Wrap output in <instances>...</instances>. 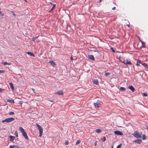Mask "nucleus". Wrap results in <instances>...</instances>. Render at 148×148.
Here are the masks:
<instances>
[{
	"label": "nucleus",
	"mask_w": 148,
	"mask_h": 148,
	"mask_svg": "<svg viewBox=\"0 0 148 148\" xmlns=\"http://www.w3.org/2000/svg\"><path fill=\"white\" fill-rule=\"evenodd\" d=\"M121 144H120V145H118L117 146L116 148H121Z\"/></svg>",
	"instance_id": "nucleus-31"
},
{
	"label": "nucleus",
	"mask_w": 148,
	"mask_h": 148,
	"mask_svg": "<svg viewBox=\"0 0 148 148\" xmlns=\"http://www.w3.org/2000/svg\"><path fill=\"white\" fill-rule=\"evenodd\" d=\"M0 15H1L2 16H3V14L0 11Z\"/></svg>",
	"instance_id": "nucleus-35"
},
{
	"label": "nucleus",
	"mask_w": 148,
	"mask_h": 148,
	"mask_svg": "<svg viewBox=\"0 0 148 148\" xmlns=\"http://www.w3.org/2000/svg\"><path fill=\"white\" fill-rule=\"evenodd\" d=\"M97 141H96V142H95V146H96V145H97Z\"/></svg>",
	"instance_id": "nucleus-41"
},
{
	"label": "nucleus",
	"mask_w": 148,
	"mask_h": 148,
	"mask_svg": "<svg viewBox=\"0 0 148 148\" xmlns=\"http://www.w3.org/2000/svg\"><path fill=\"white\" fill-rule=\"evenodd\" d=\"M14 120V119L13 117H11L7 118L3 120L2 121V123L6 122L7 123L13 121Z\"/></svg>",
	"instance_id": "nucleus-4"
},
{
	"label": "nucleus",
	"mask_w": 148,
	"mask_h": 148,
	"mask_svg": "<svg viewBox=\"0 0 148 148\" xmlns=\"http://www.w3.org/2000/svg\"><path fill=\"white\" fill-rule=\"evenodd\" d=\"M146 138V136L145 134H143L142 135V139L143 140L145 139Z\"/></svg>",
	"instance_id": "nucleus-24"
},
{
	"label": "nucleus",
	"mask_w": 148,
	"mask_h": 148,
	"mask_svg": "<svg viewBox=\"0 0 148 148\" xmlns=\"http://www.w3.org/2000/svg\"><path fill=\"white\" fill-rule=\"evenodd\" d=\"M7 101L9 102H10L11 103H14V100H13V99H11V100L8 99L7 100Z\"/></svg>",
	"instance_id": "nucleus-15"
},
{
	"label": "nucleus",
	"mask_w": 148,
	"mask_h": 148,
	"mask_svg": "<svg viewBox=\"0 0 148 148\" xmlns=\"http://www.w3.org/2000/svg\"><path fill=\"white\" fill-rule=\"evenodd\" d=\"M19 130L21 131L23 136L27 140L28 139V138L27 133L25 131L24 129L22 127H19Z\"/></svg>",
	"instance_id": "nucleus-1"
},
{
	"label": "nucleus",
	"mask_w": 148,
	"mask_h": 148,
	"mask_svg": "<svg viewBox=\"0 0 148 148\" xmlns=\"http://www.w3.org/2000/svg\"><path fill=\"white\" fill-rule=\"evenodd\" d=\"M68 143H69V142H68V141L66 140V141L65 142V144L66 145H68Z\"/></svg>",
	"instance_id": "nucleus-32"
},
{
	"label": "nucleus",
	"mask_w": 148,
	"mask_h": 148,
	"mask_svg": "<svg viewBox=\"0 0 148 148\" xmlns=\"http://www.w3.org/2000/svg\"><path fill=\"white\" fill-rule=\"evenodd\" d=\"M120 90L122 91H124L125 90V89L124 87H120Z\"/></svg>",
	"instance_id": "nucleus-21"
},
{
	"label": "nucleus",
	"mask_w": 148,
	"mask_h": 148,
	"mask_svg": "<svg viewBox=\"0 0 148 148\" xmlns=\"http://www.w3.org/2000/svg\"><path fill=\"white\" fill-rule=\"evenodd\" d=\"M142 64L144 66H145L146 68L147 69V67H148V66L147 65L145 64V63H144V64Z\"/></svg>",
	"instance_id": "nucleus-23"
},
{
	"label": "nucleus",
	"mask_w": 148,
	"mask_h": 148,
	"mask_svg": "<svg viewBox=\"0 0 148 148\" xmlns=\"http://www.w3.org/2000/svg\"><path fill=\"white\" fill-rule=\"evenodd\" d=\"M4 89H2L1 88H0V92H2L3 90Z\"/></svg>",
	"instance_id": "nucleus-38"
},
{
	"label": "nucleus",
	"mask_w": 148,
	"mask_h": 148,
	"mask_svg": "<svg viewBox=\"0 0 148 148\" xmlns=\"http://www.w3.org/2000/svg\"><path fill=\"white\" fill-rule=\"evenodd\" d=\"M76 59V58H74V59H73V60H75Z\"/></svg>",
	"instance_id": "nucleus-44"
},
{
	"label": "nucleus",
	"mask_w": 148,
	"mask_h": 148,
	"mask_svg": "<svg viewBox=\"0 0 148 148\" xmlns=\"http://www.w3.org/2000/svg\"><path fill=\"white\" fill-rule=\"evenodd\" d=\"M2 64H3L4 65L7 64L8 65H10V64H9L6 62H2Z\"/></svg>",
	"instance_id": "nucleus-20"
},
{
	"label": "nucleus",
	"mask_w": 148,
	"mask_h": 148,
	"mask_svg": "<svg viewBox=\"0 0 148 148\" xmlns=\"http://www.w3.org/2000/svg\"><path fill=\"white\" fill-rule=\"evenodd\" d=\"M56 94L59 95H63V91L62 90H60L56 92V93H55V94Z\"/></svg>",
	"instance_id": "nucleus-8"
},
{
	"label": "nucleus",
	"mask_w": 148,
	"mask_h": 148,
	"mask_svg": "<svg viewBox=\"0 0 148 148\" xmlns=\"http://www.w3.org/2000/svg\"><path fill=\"white\" fill-rule=\"evenodd\" d=\"M80 140H79L77 141L75 143V145H77L78 144H79L80 143Z\"/></svg>",
	"instance_id": "nucleus-28"
},
{
	"label": "nucleus",
	"mask_w": 148,
	"mask_h": 148,
	"mask_svg": "<svg viewBox=\"0 0 148 148\" xmlns=\"http://www.w3.org/2000/svg\"><path fill=\"white\" fill-rule=\"evenodd\" d=\"M95 132L96 133H99L101 132V130H100V129H97V130H96Z\"/></svg>",
	"instance_id": "nucleus-19"
},
{
	"label": "nucleus",
	"mask_w": 148,
	"mask_h": 148,
	"mask_svg": "<svg viewBox=\"0 0 148 148\" xmlns=\"http://www.w3.org/2000/svg\"><path fill=\"white\" fill-rule=\"evenodd\" d=\"M14 114L13 112H11L9 113L10 115H13Z\"/></svg>",
	"instance_id": "nucleus-33"
},
{
	"label": "nucleus",
	"mask_w": 148,
	"mask_h": 148,
	"mask_svg": "<svg viewBox=\"0 0 148 148\" xmlns=\"http://www.w3.org/2000/svg\"><path fill=\"white\" fill-rule=\"evenodd\" d=\"M36 125L37 126V127L39 131L40 134L39 135V136L40 137H41V136L42 134L43 129L42 127H41L39 125H38L37 123H36Z\"/></svg>",
	"instance_id": "nucleus-3"
},
{
	"label": "nucleus",
	"mask_w": 148,
	"mask_h": 148,
	"mask_svg": "<svg viewBox=\"0 0 148 148\" xmlns=\"http://www.w3.org/2000/svg\"><path fill=\"white\" fill-rule=\"evenodd\" d=\"M106 137L103 136L101 138V140L103 141H104L106 140Z\"/></svg>",
	"instance_id": "nucleus-27"
},
{
	"label": "nucleus",
	"mask_w": 148,
	"mask_h": 148,
	"mask_svg": "<svg viewBox=\"0 0 148 148\" xmlns=\"http://www.w3.org/2000/svg\"><path fill=\"white\" fill-rule=\"evenodd\" d=\"M123 63L125 64H131L132 63L129 61L128 60H124L123 61Z\"/></svg>",
	"instance_id": "nucleus-6"
},
{
	"label": "nucleus",
	"mask_w": 148,
	"mask_h": 148,
	"mask_svg": "<svg viewBox=\"0 0 148 148\" xmlns=\"http://www.w3.org/2000/svg\"><path fill=\"white\" fill-rule=\"evenodd\" d=\"M15 138V137L13 136H10V140L12 141Z\"/></svg>",
	"instance_id": "nucleus-16"
},
{
	"label": "nucleus",
	"mask_w": 148,
	"mask_h": 148,
	"mask_svg": "<svg viewBox=\"0 0 148 148\" xmlns=\"http://www.w3.org/2000/svg\"><path fill=\"white\" fill-rule=\"evenodd\" d=\"M89 58L91 60H94L95 59L94 56L93 55H89Z\"/></svg>",
	"instance_id": "nucleus-10"
},
{
	"label": "nucleus",
	"mask_w": 148,
	"mask_h": 148,
	"mask_svg": "<svg viewBox=\"0 0 148 148\" xmlns=\"http://www.w3.org/2000/svg\"><path fill=\"white\" fill-rule=\"evenodd\" d=\"M128 88L131 90L132 91L134 92L135 90L134 88L133 87V86H129L128 87Z\"/></svg>",
	"instance_id": "nucleus-11"
},
{
	"label": "nucleus",
	"mask_w": 148,
	"mask_h": 148,
	"mask_svg": "<svg viewBox=\"0 0 148 148\" xmlns=\"http://www.w3.org/2000/svg\"><path fill=\"white\" fill-rule=\"evenodd\" d=\"M147 69H148V67H147Z\"/></svg>",
	"instance_id": "nucleus-46"
},
{
	"label": "nucleus",
	"mask_w": 148,
	"mask_h": 148,
	"mask_svg": "<svg viewBox=\"0 0 148 148\" xmlns=\"http://www.w3.org/2000/svg\"><path fill=\"white\" fill-rule=\"evenodd\" d=\"M12 14L13 15H14V16H15V13H14V12H12Z\"/></svg>",
	"instance_id": "nucleus-39"
},
{
	"label": "nucleus",
	"mask_w": 148,
	"mask_h": 148,
	"mask_svg": "<svg viewBox=\"0 0 148 148\" xmlns=\"http://www.w3.org/2000/svg\"><path fill=\"white\" fill-rule=\"evenodd\" d=\"M142 134V132L139 133L137 131H134L132 134V135L137 138H140Z\"/></svg>",
	"instance_id": "nucleus-2"
},
{
	"label": "nucleus",
	"mask_w": 148,
	"mask_h": 148,
	"mask_svg": "<svg viewBox=\"0 0 148 148\" xmlns=\"http://www.w3.org/2000/svg\"><path fill=\"white\" fill-rule=\"evenodd\" d=\"M105 75L106 76H108L110 75V73H105Z\"/></svg>",
	"instance_id": "nucleus-30"
},
{
	"label": "nucleus",
	"mask_w": 148,
	"mask_h": 148,
	"mask_svg": "<svg viewBox=\"0 0 148 148\" xmlns=\"http://www.w3.org/2000/svg\"><path fill=\"white\" fill-rule=\"evenodd\" d=\"M114 132L115 134L117 135H123L122 133L119 131H115Z\"/></svg>",
	"instance_id": "nucleus-7"
},
{
	"label": "nucleus",
	"mask_w": 148,
	"mask_h": 148,
	"mask_svg": "<svg viewBox=\"0 0 148 148\" xmlns=\"http://www.w3.org/2000/svg\"><path fill=\"white\" fill-rule=\"evenodd\" d=\"M141 61L139 60H138L137 63L136 64V65L138 66L139 65V63H140Z\"/></svg>",
	"instance_id": "nucleus-22"
},
{
	"label": "nucleus",
	"mask_w": 148,
	"mask_h": 148,
	"mask_svg": "<svg viewBox=\"0 0 148 148\" xmlns=\"http://www.w3.org/2000/svg\"><path fill=\"white\" fill-rule=\"evenodd\" d=\"M55 6V5H53V7H52V8L50 10V11H49L50 12H51V11H52L53 10Z\"/></svg>",
	"instance_id": "nucleus-26"
},
{
	"label": "nucleus",
	"mask_w": 148,
	"mask_h": 148,
	"mask_svg": "<svg viewBox=\"0 0 148 148\" xmlns=\"http://www.w3.org/2000/svg\"><path fill=\"white\" fill-rule=\"evenodd\" d=\"M112 148H113V146L112 147Z\"/></svg>",
	"instance_id": "nucleus-45"
},
{
	"label": "nucleus",
	"mask_w": 148,
	"mask_h": 148,
	"mask_svg": "<svg viewBox=\"0 0 148 148\" xmlns=\"http://www.w3.org/2000/svg\"><path fill=\"white\" fill-rule=\"evenodd\" d=\"M95 107L96 108H99L101 106V101L99 100H98L96 102L94 103Z\"/></svg>",
	"instance_id": "nucleus-5"
},
{
	"label": "nucleus",
	"mask_w": 148,
	"mask_h": 148,
	"mask_svg": "<svg viewBox=\"0 0 148 148\" xmlns=\"http://www.w3.org/2000/svg\"><path fill=\"white\" fill-rule=\"evenodd\" d=\"M111 49L114 52H115V50L113 48H111Z\"/></svg>",
	"instance_id": "nucleus-36"
},
{
	"label": "nucleus",
	"mask_w": 148,
	"mask_h": 148,
	"mask_svg": "<svg viewBox=\"0 0 148 148\" xmlns=\"http://www.w3.org/2000/svg\"><path fill=\"white\" fill-rule=\"evenodd\" d=\"M9 85H10V87L12 88V90H14V87L13 86V84L12 83H9Z\"/></svg>",
	"instance_id": "nucleus-13"
},
{
	"label": "nucleus",
	"mask_w": 148,
	"mask_h": 148,
	"mask_svg": "<svg viewBox=\"0 0 148 148\" xmlns=\"http://www.w3.org/2000/svg\"><path fill=\"white\" fill-rule=\"evenodd\" d=\"M134 142L138 144H140L142 142V140L141 139H137L134 140Z\"/></svg>",
	"instance_id": "nucleus-9"
},
{
	"label": "nucleus",
	"mask_w": 148,
	"mask_h": 148,
	"mask_svg": "<svg viewBox=\"0 0 148 148\" xmlns=\"http://www.w3.org/2000/svg\"><path fill=\"white\" fill-rule=\"evenodd\" d=\"M71 60H73V58L72 57V56H71Z\"/></svg>",
	"instance_id": "nucleus-40"
},
{
	"label": "nucleus",
	"mask_w": 148,
	"mask_h": 148,
	"mask_svg": "<svg viewBox=\"0 0 148 148\" xmlns=\"http://www.w3.org/2000/svg\"><path fill=\"white\" fill-rule=\"evenodd\" d=\"M10 148H19V147L17 145H10Z\"/></svg>",
	"instance_id": "nucleus-12"
},
{
	"label": "nucleus",
	"mask_w": 148,
	"mask_h": 148,
	"mask_svg": "<svg viewBox=\"0 0 148 148\" xmlns=\"http://www.w3.org/2000/svg\"><path fill=\"white\" fill-rule=\"evenodd\" d=\"M16 133V136H18V134H17L16 131V133Z\"/></svg>",
	"instance_id": "nucleus-43"
},
{
	"label": "nucleus",
	"mask_w": 148,
	"mask_h": 148,
	"mask_svg": "<svg viewBox=\"0 0 148 148\" xmlns=\"http://www.w3.org/2000/svg\"><path fill=\"white\" fill-rule=\"evenodd\" d=\"M115 8H116L115 7H114L112 8V10H115Z\"/></svg>",
	"instance_id": "nucleus-42"
},
{
	"label": "nucleus",
	"mask_w": 148,
	"mask_h": 148,
	"mask_svg": "<svg viewBox=\"0 0 148 148\" xmlns=\"http://www.w3.org/2000/svg\"><path fill=\"white\" fill-rule=\"evenodd\" d=\"M92 82L94 84H95L96 85H97L98 84V82L97 80V79L93 80H92Z\"/></svg>",
	"instance_id": "nucleus-14"
},
{
	"label": "nucleus",
	"mask_w": 148,
	"mask_h": 148,
	"mask_svg": "<svg viewBox=\"0 0 148 148\" xmlns=\"http://www.w3.org/2000/svg\"><path fill=\"white\" fill-rule=\"evenodd\" d=\"M140 41L142 43V45H143V47H145V43L141 40H140Z\"/></svg>",
	"instance_id": "nucleus-25"
},
{
	"label": "nucleus",
	"mask_w": 148,
	"mask_h": 148,
	"mask_svg": "<svg viewBox=\"0 0 148 148\" xmlns=\"http://www.w3.org/2000/svg\"><path fill=\"white\" fill-rule=\"evenodd\" d=\"M5 72L4 71L0 70V73H4Z\"/></svg>",
	"instance_id": "nucleus-34"
},
{
	"label": "nucleus",
	"mask_w": 148,
	"mask_h": 148,
	"mask_svg": "<svg viewBox=\"0 0 148 148\" xmlns=\"http://www.w3.org/2000/svg\"><path fill=\"white\" fill-rule=\"evenodd\" d=\"M36 38H32V40L34 41V40L36 39Z\"/></svg>",
	"instance_id": "nucleus-37"
},
{
	"label": "nucleus",
	"mask_w": 148,
	"mask_h": 148,
	"mask_svg": "<svg viewBox=\"0 0 148 148\" xmlns=\"http://www.w3.org/2000/svg\"><path fill=\"white\" fill-rule=\"evenodd\" d=\"M49 63L50 64H51L52 65H55V64L54 63V62L52 61H50L49 62Z\"/></svg>",
	"instance_id": "nucleus-18"
},
{
	"label": "nucleus",
	"mask_w": 148,
	"mask_h": 148,
	"mask_svg": "<svg viewBox=\"0 0 148 148\" xmlns=\"http://www.w3.org/2000/svg\"><path fill=\"white\" fill-rule=\"evenodd\" d=\"M27 53L29 55H30L31 56H34V55L32 53L29 52H28Z\"/></svg>",
	"instance_id": "nucleus-17"
},
{
	"label": "nucleus",
	"mask_w": 148,
	"mask_h": 148,
	"mask_svg": "<svg viewBox=\"0 0 148 148\" xmlns=\"http://www.w3.org/2000/svg\"><path fill=\"white\" fill-rule=\"evenodd\" d=\"M143 96L146 97L147 96V94L145 93H143Z\"/></svg>",
	"instance_id": "nucleus-29"
}]
</instances>
